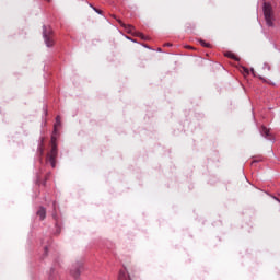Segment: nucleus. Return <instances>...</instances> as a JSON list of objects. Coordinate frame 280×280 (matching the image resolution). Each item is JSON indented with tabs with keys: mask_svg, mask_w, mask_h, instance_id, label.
Returning a JSON list of instances; mask_svg holds the SVG:
<instances>
[{
	"mask_svg": "<svg viewBox=\"0 0 280 280\" xmlns=\"http://www.w3.org/2000/svg\"><path fill=\"white\" fill-rule=\"evenodd\" d=\"M58 158V144H56V136H51V150L47 154L51 167H56V159Z\"/></svg>",
	"mask_w": 280,
	"mask_h": 280,
	"instance_id": "1",
	"label": "nucleus"
},
{
	"mask_svg": "<svg viewBox=\"0 0 280 280\" xmlns=\"http://www.w3.org/2000/svg\"><path fill=\"white\" fill-rule=\"evenodd\" d=\"M54 31L51 27L44 25L43 26V38L46 47H51L54 45Z\"/></svg>",
	"mask_w": 280,
	"mask_h": 280,
	"instance_id": "2",
	"label": "nucleus"
},
{
	"mask_svg": "<svg viewBox=\"0 0 280 280\" xmlns=\"http://www.w3.org/2000/svg\"><path fill=\"white\" fill-rule=\"evenodd\" d=\"M264 16L268 27H272L275 25L272 22L275 21V16L272 15V7L269 3L264 4Z\"/></svg>",
	"mask_w": 280,
	"mask_h": 280,
	"instance_id": "3",
	"label": "nucleus"
},
{
	"mask_svg": "<svg viewBox=\"0 0 280 280\" xmlns=\"http://www.w3.org/2000/svg\"><path fill=\"white\" fill-rule=\"evenodd\" d=\"M119 23L122 27H125V30L128 32V34H135L136 36H139V38H142V40H145V36L143 35V33L135 31V26H132L130 24L126 25L121 21H119Z\"/></svg>",
	"mask_w": 280,
	"mask_h": 280,
	"instance_id": "4",
	"label": "nucleus"
},
{
	"mask_svg": "<svg viewBox=\"0 0 280 280\" xmlns=\"http://www.w3.org/2000/svg\"><path fill=\"white\" fill-rule=\"evenodd\" d=\"M80 272H82V261H78L74 265H72V268L70 270V275L78 279L80 277Z\"/></svg>",
	"mask_w": 280,
	"mask_h": 280,
	"instance_id": "5",
	"label": "nucleus"
},
{
	"mask_svg": "<svg viewBox=\"0 0 280 280\" xmlns=\"http://www.w3.org/2000/svg\"><path fill=\"white\" fill-rule=\"evenodd\" d=\"M260 135L261 137H265V139H268L269 141H272V133H270V129L266 128V126H262L260 128Z\"/></svg>",
	"mask_w": 280,
	"mask_h": 280,
	"instance_id": "6",
	"label": "nucleus"
},
{
	"mask_svg": "<svg viewBox=\"0 0 280 280\" xmlns=\"http://www.w3.org/2000/svg\"><path fill=\"white\" fill-rule=\"evenodd\" d=\"M118 280H130V276L128 275V270L126 268L120 269Z\"/></svg>",
	"mask_w": 280,
	"mask_h": 280,
	"instance_id": "7",
	"label": "nucleus"
},
{
	"mask_svg": "<svg viewBox=\"0 0 280 280\" xmlns=\"http://www.w3.org/2000/svg\"><path fill=\"white\" fill-rule=\"evenodd\" d=\"M36 215L39 218V220H45V218H47V210L45 207H40L36 212Z\"/></svg>",
	"mask_w": 280,
	"mask_h": 280,
	"instance_id": "8",
	"label": "nucleus"
},
{
	"mask_svg": "<svg viewBox=\"0 0 280 280\" xmlns=\"http://www.w3.org/2000/svg\"><path fill=\"white\" fill-rule=\"evenodd\" d=\"M61 122H60V116L56 117V122L54 125V135L52 137H56V135L58 133V128H60Z\"/></svg>",
	"mask_w": 280,
	"mask_h": 280,
	"instance_id": "9",
	"label": "nucleus"
},
{
	"mask_svg": "<svg viewBox=\"0 0 280 280\" xmlns=\"http://www.w3.org/2000/svg\"><path fill=\"white\" fill-rule=\"evenodd\" d=\"M199 43H200L201 47H208V48L211 47V44H209V43H207V42H205L202 39H200Z\"/></svg>",
	"mask_w": 280,
	"mask_h": 280,
	"instance_id": "10",
	"label": "nucleus"
},
{
	"mask_svg": "<svg viewBox=\"0 0 280 280\" xmlns=\"http://www.w3.org/2000/svg\"><path fill=\"white\" fill-rule=\"evenodd\" d=\"M37 152H38L39 156H43V154H44V149H43L42 145H39V147L37 148Z\"/></svg>",
	"mask_w": 280,
	"mask_h": 280,
	"instance_id": "11",
	"label": "nucleus"
},
{
	"mask_svg": "<svg viewBox=\"0 0 280 280\" xmlns=\"http://www.w3.org/2000/svg\"><path fill=\"white\" fill-rule=\"evenodd\" d=\"M92 10H94V12H96V14H102V10H100L95 7H92Z\"/></svg>",
	"mask_w": 280,
	"mask_h": 280,
	"instance_id": "12",
	"label": "nucleus"
},
{
	"mask_svg": "<svg viewBox=\"0 0 280 280\" xmlns=\"http://www.w3.org/2000/svg\"><path fill=\"white\" fill-rule=\"evenodd\" d=\"M262 69H265V70H267V71H270V65H268V63H264Z\"/></svg>",
	"mask_w": 280,
	"mask_h": 280,
	"instance_id": "13",
	"label": "nucleus"
},
{
	"mask_svg": "<svg viewBox=\"0 0 280 280\" xmlns=\"http://www.w3.org/2000/svg\"><path fill=\"white\" fill-rule=\"evenodd\" d=\"M226 56H228L229 58H233V59L235 60V55H233L232 52H228Z\"/></svg>",
	"mask_w": 280,
	"mask_h": 280,
	"instance_id": "14",
	"label": "nucleus"
},
{
	"mask_svg": "<svg viewBox=\"0 0 280 280\" xmlns=\"http://www.w3.org/2000/svg\"><path fill=\"white\" fill-rule=\"evenodd\" d=\"M243 71H244V73H246L247 75H248V73H250V71H248V68H246V67H243Z\"/></svg>",
	"mask_w": 280,
	"mask_h": 280,
	"instance_id": "15",
	"label": "nucleus"
},
{
	"mask_svg": "<svg viewBox=\"0 0 280 280\" xmlns=\"http://www.w3.org/2000/svg\"><path fill=\"white\" fill-rule=\"evenodd\" d=\"M166 47H172V44H165Z\"/></svg>",
	"mask_w": 280,
	"mask_h": 280,
	"instance_id": "16",
	"label": "nucleus"
},
{
	"mask_svg": "<svg viewBox=\"0 0 280 280\" xmlns=\"http://www.w3.org/2000/svg\"><path fill=\"white\" fill-rule=\"evenodd\" d=\"M250 71H252V73H255V69L252 68Z\"/></svg>",
	"mask_w": 280,
	"mask_h": 280,
	"instance_id": "17",
	"label": "nucleus"
},
{
	"mask_svg": "<svg viewBox=\"0 0 280 280\" xmlns=\"http://www.w3.org/2000/svg\"><path fill=\"white\" fill-rule=\"evenodd\" d=\"M275 200H277L278 202H280V200H279V199H277L276 197H275Z\"/></svg>",
	"mask_w": 280,
	"mask_h": 280,
	"instance_id": "18",
	"label": "nucleus"
},
{
	"mask_svg": "<svg viewBox=\"0 0 280 280\" xmlns=\"http://www.w3.org/2000/svg\"><path fill=\"white\" fill-rule=\"evenodd\" d=\"M90 8H92V9H93V4H90Z\"/></svg>",
	"mask_w": 280,
	"mask_h": 280,
	"instance_id": "19",
	"label": "nucleus"
},
{
	"mask_svg": "<svg viewBox=\"0 0 280 280\" xmlns=\"http://www.w3.org/2000/svg\"><path fill=\"white\" fill-rule=\"evenodd\" d=\"M48 3H49V1H51V0H46Z\"/></svg>",
	"mask_w": 280,
	"mask_h": 280,
	"instance_id": "20",
	"label": "nucleus"
},
{
	"mask_svg": "<svg viewBox=\"0 0 280 280\" xmlns=\"http://www.w3.org/2000/svg\"><path fill=\"white\" fill-rule=\"evenodd\" d=\"M45 250H47V247H45Z\"/></svg>",
	"mask_w": 280,
	"mask_h": 280,
	"instance_id": "21",
	"label": "nucleus"
}]
</instances>
